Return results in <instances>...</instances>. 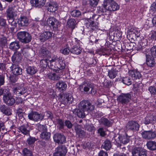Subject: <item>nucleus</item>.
<instances>
[{
	"label": "nucleus",
	"mask_w": 156,
	"mask_h": 156,
	"mask_svg": "<svg viewBox=\"0 0 156 156\" xmlns=\"http://www.w3.org/2000/svg\"><path fill=\"white\" fill-rule=\"evenodd\" d=\"M51 69L55 71H58L60 74H63V70L66 67V64L62 57L56 56L51 59L50 62Z\"/></svg>",
	"instance_id": "nucleus-1"
},
{
	"label": "nucleus",
	"mask_w": 156,
	"mask_h": 156,
	"mask_svg": "<svg viewBox=\"0 0 156 156\" xmlns=\"http://www.w3.org/2000/svg\"><path fill=\"white\" fill-rule=\"evenodd\" d=\"M103 9L102 12L107 11H114L119 9V6L114 0H105L102 4Z\"/></svg>",
	"instance_id": "nucleus-2"
},
{
	"label": "nucleus",
	"mask_w": 156,
	"mask_h": 156,
	"mask_svg": "<svg viewBox=\"0 0 156 156\" xmlns=\"http://www.w3.org/2000/svg\"><path fill=\"white\" fill-rule=\"evenodd\" d=\"M95 87V85L90 82L84 83L83 84L80 86L79 89L81 92H87L91 89L90 93L94 94L96 92Z\"/></svg>",
	"instance_id": "nucleus-3"
},
{
	"label": "nucleus",
	"mask_w": 156,
	"mask_h": 156,
	"mask_svg": "<svg viewBox=\"0 0 156 156\" xmlns=\"http://www.w3.org/2000/svg\"><path fill=\"white\" fill-rule=\"evenodd\" d=\"M17 37L18 39L22 43H27L30 42L32 39V37L28 32L23 31L17 33Z\"/></svg>",
	"instance_id": "nucleus-4"
},
{
	"label": "nucleus",
	"mask_w": 156,
	"mask_h": 156,
	"mask_svg": "<svg viewBox=\"0 0 156 156\" xmlns=\"http://www.w3.org/2000/svg\"><path fill=\"white\" fill-rule=\"evenodd\" d=\"M78 106L80 109L85 111L87 114L94 109V106L87 101H80Z\"/></svg>",
	"instance_id": "nucleus-5"
},
{
	"label": "nucleus",
	"mask_w": 156,
	"mask_h": 156,
	"mask_svg": "<svg viewBox=\"0 0 156 156\" xmlns=\"http://www.w3.org/2000/svg\"><path fill=\"white\" fill-rule=\"evenodd\" d=\"M129 137L125 133L123 135H118L114 137V139L112 140H115L114 143L115 144L119 145L120 143L123 144H124L127 143L129 141Z\"/></svg>",
	"instance_id": "nucleus-6"
},
{
	"label": "nucleus",
	"mask_w": 156,
	"mask_h": 156,
	"mask_svg": "<svg viewBox=\"0 0 156 156\" xmlns=\"http://www.w3.org/2000/svg\"><path fill=\"white\" fill-rule=\"evenodd\" d=\"M131 99V95L129 93L122 94L117 98L118 102L122 104H127L130 101Z\"/></svg>",
	"instance_id": "nucleus-7"
},
{
	"label": "nucleus",
	"mask_w": 156,
	"mask_h": 156,
	"mask_svg": "<svg viewBox=\"0 0 156 156\" xmlns=\"http://www.w3.org/2000/svg\"><path fill=\"white\" fill-rule=\"evenodd\" d=\"M54 156H65L67 152V149L64 145L58 146L56 149Z\"/></svg>",
	"instance_id": "nucleus-8"
},
{
	"label": "nucleus",
	"mask_w": 156,
	"mask_h": 156,
	"mask_svg": "<svg viewBox=\"0 0 156 156\" xmlns=\"http://www.w3.org/2000/svg\"><path fill=\"white\" fill-rule=\"evenodd\" d=\"M3 100L4 103L9 106H12L15 102V99L10 92L6 93L3 95Z\"/></svg>",
	"instance_id": "nucleus-9"
},
{
	"label": "nucleus",
	"mask_w": 156,
	"mask_h": 156,
	"mask_svg": "<svg viewBox=\"0 0 156 156\" xmlns=\"http://www.w3.org/2000/svg\"><path fill=\"white\" fill-rule=\"evenodd\" d=\"M13 93L16 95L20 96L24 94L27 91V89L22 84L15 87L13 88Z\"/></svg>",
	"instance_id": "nucleus-10"
},
{
	"label": "nucleus",
	"mask_w": 156,
	"mask_h": 156,
	"mask_svg": "<svg viewBox=\"0 0 156 156\" xmlns=\"http://www.w3.org/2000/svg\"><path fill=\"white\" fill-rule=\"evenodd\" d=\"M47 23L50 27H52L54 30L58 28L59 24L58 20L54 17H49L47 20Z\"/></svg>",
	"instance_id": "nucleus-11"
},
{
	"label": "nucleus",
	"mask_w": 156,
	"mask_h": 156,
	"mask_svg": "<svg viewBox=\"0 0 156 156\" xmlns=\"http://www.w3.org/2000/svg\"><path fill=\"white\" fill-rule=\"evenodd\" d=\"M141 135L144 138L147 140L153 139L156 136V133L151 130L144 131L142 132Z\"/></svg>",
	"instance_id": "nucleus-12"
},
{
	"label": "nucleus",
	"mask_w": 156,
	"mask_h": 156,
	"mask_svg": "<svg viewBox=\"0 0 156 156\" xmlns=\"http://www.w3.org/2000/svg\"><path fill=\"white\" fill-rule=\"evenodd\" d=\"M72 95L69 94H64L61 97L60 101L61 102L65 104L67 102L72 103L73 101Z\"/></svg>",
	"instance_id": "nucleus-13"
},
{
	"label": "nucleus",
	"mask_w": 156,
	"mask_h": 156,
	"mask_svg": "<svg viewBox=\"0 0 156 156\" xmlns=\"http://www.w3.org/2000/svg\"><path fill=\"white\" fill-rule=\"evenodd\" d=\"M127 129L133 131H138L139 128V125L138 123L134 121L128 122L126 126Z\"/></svg>",
	"instance_id": "nucleus-14"
},
{
	"label": "nucleus",
	"mask_w": 156,
	"mask_h": 156,
	"mask_svg": "<svg viewBox=\"0 0 156 156\" xmlns=\"http://www.w3.org/2000/svg\"><path fill=\"white\" fill-rule=\"evenodd\" d=\"M54 141L58 144H63L66 141V138L63 134L56 133L53 136Z\"/></svg>",
	"instance_id": "nucleus-15"
},
{
	"label": "nucleus",
	"mask_w": 156,
	"mask_h": 156,
	"mask_svg": "<svg viewBox=\"0 0 156 156\" xmlns=\"http://www.w3.org/2000/svg\"><path fill=\"white\" fill-rule=\"evenodd\" d=\"M7 16L9 19H13L17 16V12L15 8L9 7L6 10Z\"/></svg>",
	"instance_id": "nucleus-16"
},
{
	"label": "nucleus",
	"mask_w": 156,
	"mask_h": 156,
	"mask_svg": "<svg viewBox=\"0 0 156 156\" xmlns=\"http://www.w3.org/2000/svg\"><path fill=\"white\" fill-rule=\"evenodd\" d=\"M132 154L133 156H147L144 150L140 148H135L132 150Z\"/></svg>",
	"instance_id": "nucleus-17"
},
{
	"label": "nucleus",
	"mask_w": 156,
	"mask_h": 156,
	"mask_svg": "<svg viewBox=\"0 0 156 156\" xmlns=\"http://www.w3.org/2000/svg\"><path fill=\"white\" fill-rule=\"evenodd\" d=\"M79 41H76V40L75 44H77V45H74V46L70 49V52L74 54L79 55L80 54L82 51V48L80 47L79 43Z\"/></svg>",
	"instance_id": "nucleus-18"
},
{
	"label": "nucleus",
	"mask_w": 156,
	"mask_h": 156,
	"mask_svg": "<svg viewBox=\"0 0 156 156\" xmlns=\"http://www.w3.org/2000/svg\"><path fill=\"white\" fill-rule=\"evenodd\" d=\"M46 0H31L30 3L33 6L39 8L44 5Z\"/></svg>",
	"instance_id": "nucleus-19"
},
{
	"label": "nucleus",
	"mask_w": 156,
	"mask_h": 156,
	"mask_svg": "<svg viewBox=\"0 0 156 156\" xmlns=\"http://www.w3.org/2000/svg\"><path fill=\"white\" fill-rule=\"evenodd\" d=\"M12 59L13 63L15 64L19 63L22 59L21 53L18 51L15 52L12 57Z\"/></svg>",
	"instance_id": "nucleus-20"
},
{
	"label": "nucleus",
	"mask_w": 156,
	"mask_h": 156,
	"mask_svg": "<svg viewBox=\"0 0 156 156\" xmlns=\"http://www.w3.org/2000/svg\"><path fill=\"white\" fill-rule=\"evenodd\" d=\"M10 68L14 75H19L22 74V69L18 66L13 64Z\"/></svg>",
	"instance_id": "nucleus-21"
},
{
	"label": "nucleus",
	"mask_w": 156,
	"mask_h": 156,
	"mask_svg": "<svg viewBox=\"0 0 156 156\" xmlns=\"http://www.w3.org/2000/svg\"><path fill=\"white\" fill-rule=\"evenodd\" d=\"M52 36L51 32L49 31H45L40 35L39 38L41 42H44L51 37Z\"/></svg>",
	"instance_id": "nucleus-22"
},
{
	"label": "nucleus",
	"mask_w": 156,
	"mask_h": 156,
	"mask_svg": "<svg viewBox=\"0 0 156 156\" xmlns=\"http://www.w3.org/2000/svg\"><path fill=\"white\" fill-rule=\"evenodd\" d=\"M156 122V117L154 115H148L145 118L144 123L145 124H154Z\"/></svg>",
	"instance_id": "nucleus-23"
},
{
	"label": "nucleus",
	"mask_w": 156,
	"mask_h": 156,
	"mask_svg": "<svg viewBox=\"0 0 156 156\" xmlns=\"http://www.w3.org/2000/svg\"><path fill=\"white\" fill-rule=\"evenodd\" d=\"M146 62L147 65L150 67L154 66L155 64V61L154 57H152L150 55L146 54Z\"/></svg>",
	"instance_id": "nucleus-24"
},
{
	"label": "nucleus",
	"mask_w": 156,
	"mask_h": 156,
	"mask_svg": "<svg viewBox=\"0 0 156 156\" xmlns=\"http://www.w3.org/2000/svg\"><path fill=\"white\" fill-rule=\"evenodd\" d=\"M129 73V76L134 80L140 79L141 77L140 73L136 70H130Z\"/></svg>",
	"instance_id": "nucleus-25"
},
{
	"label": "nucleus",
	"mask_w": 156,
	"mask_h": 156,
	"mask_svg": "<svg viewBox=\"0 0 156 156\" xmlns=\"http://www.w3.org/2000/svg\"><path fill=\"white\" fill-rule=\"evenodd\" d=\"M0 111L3 114L7 115H9L12 114L11 110L5 105H0Z\"/></svg>",
	"instance_id": "nucleus-26"
},
{
	"label": "nucleus",
	"mask_w": 156,
	"mask_h": 156,
	"mask_svg": "<svg viewBox=\"0 0 156 156\" xmlns=\"http://www.w3.org/2000/svg\"><path fill=\"white\" fill-rule=\"evenodd\" d=\"M29 24L28 19L25 16H22L20 18L18 22V25L19 26H26Z\"/></svg>",
	"instance_id": "nucleus-27"
},
{
	"label": "nucleus",
	"mask_w": 156,
	"mask_h": 156,
	"mask_svg": "<svg viewBox=\"0 0 156 156\" xmlns=\"http://www.w3.org/2000/svg\"><path fill=\"white\" fill-rule=\"evenodd\" d=\"M73 113L74 114L77 115L80 118H83L85 117L86 113L84 111L81 109H75L72 111Z\"/></svg>",
	"instance_id": "nucleus-28"
},
{
	"label": "nucleus",
	"mask_w": 156,
	"mask_h": 156,
	"mask_svg": "<svg viewBox=\"0 0 156 156\" xmlns=\"http://www.w3.org/2000/svg\"><path fill=\"white\" fill-rule=\"evenodd\" d=\"M51 61V60H49L47 59H42L40 61V65L41 67L44 68H46L48 66L51 69V66H50V62Z\"/></svg>",
	"instance_id": "nucleus-29"
},
{
	"label": "nucleus",
	"mask_w": 156,
	"mask_h": 156,
	"mask_svg": "<svg viewBox=\"0 0 156 156\" xmlns=\"http://www.w3.org/2000/svg\"><path fill=\"white\" fill-rule=\"evenodd\" d=\"M58 5L55 3H51L49 4L48 8V11L51 12H55L58 9Z\"/></svg>",
	"instance_id": "nucleus-30"
},
{
	"label": "nucleus",
	"mask_w": 156,
	"mask_h": 156,
	"mask_svg": "<svg viewBox=\"0 0 156 156\" xmlns=\"http://www.w3.org/2000/svg\"><path fill=\"white\" fill-rule=\"evenodd\" d=\"M56 87L58 88L60 90H63L66 89L67 86V84L62 81H59L56 84Z\"/></svg>",
	"instance_id": "nucleus-31"
},
{
	"label": "nucleus",
	"mask_w": 156,
	"mask_h": 156,
	"mask_svg": "<svg viewBox=\"0 0 156 156\" xmlns=\"http://www.w3.org/2000/svg\"><path fill=\"white\" fill-rule=\"evenodd\" d=\"M20 48L19 43L18 42H13L9 45V48L13 51H16Z\"/></svg>",
	"instance_id": "nucleus-32"
},
{
	"label": "nucleus",
	"mask_w": 156,
	"mask_h": 156,
	"mask_svg": "<svg viewBox=\"0 0 156 156\" xmlns=\"http://www.w3.org/2000/svg\"><path fill=\"white\" fill-rule=\"evenodd\" d=\"M26 71L28 74L30 75H32L35 74L37 72L36 68L34 66H28L26 69Z\"/></svg>",
	"instance_id": "nucleus-33"
},
{
	"label": "nucleus",
	"mask_w": 156,
	"mask_h": 156,
	"mask_svg": "<svg viewBox=\"0 0 156 156\" xmlns=\"http://www.w3.org/2000/svg\"><path fill=\"white\" fill-rule=\"evenodd\" d=\"M76 21L73 19H70L68 20L67 23V26L72 29L74 28L76 26Z\"/></svg>",
	"instance_id": "nucleus-34"
},
{
	"label": "nucleus",
	"mask_w": 156,
	"mask_h": 156,
	"mask_svg": "<svg viewBox=\"0 0 156 156\" xmlns=\"http://www.w3.org/2000/svg\"><path fill=\"white\" fill-rule=\"evenodd\" d=\"M147 148L151 150H156V142L153 141H149L147 144Z\"/></svg>",
	"instance_id": "nucleus-35"
},
{
	"label": "nucleus",
	"mask_w": 156,
	"mask_h": 156,
	"mask_svg": "<svg viewBox=\"0 0 156 156\" xmlns=\"http://www.w3.org/2000/svg\"><path fill=\"white\" fill-rule=\"evenodd\" d=\"M99 123L101 125L108 127L110 126L111 125L110 122L107 119L104 118H101L100 120Z\"/></svg>",
	"instance_id": "nucleus-36"
},
{
	"label": "nucleus",
	"mask_w": 156,
	"mask_h": 156,
	"mask_svg": "<svg viewBox=\"0 0 156 156\" xmlns=\"http://www.w3.org/2000/svg\"><path fill=\"white\" fill-rule=\"evenodd\" d=\"M36 140H37L34 137L30 136L27 139V142L29 147H31L32 148H33L34 143Z\"/></svg>",
	"instance_id": "nucleus-37"
},
{
	"label": "nucleus",
	"mask_w": 156,
	"mask_h": 156,
	"mask_svg": "<svg viewBox=\"0 0 156 156\" xmlns=\"http://www.w3.org/2000/svg\"><path fill=\"white\" fill-rule=\"evenodd\" d=\"M40 52L41 55L44 57H47L50 56V53L49 51L44 47H42L41 49Z\"/></svg>",
	"instance_id": "nucleus-38"
},
{
	"label": "nucleus",
	"mask_w": 156,
	"mask_h": 156,
	"mask_svg": "<svg viewBox=\"0 0 156 156\" xmlns=\"http://www.w3.org/2000/svg\"><path fill=\"white\" fill-rule=\"evenodd\" d=\"M20 132L25 135H29V131L27 129V126H22L18 128Z\"/></svg>",
	"instance_id": "nucleus-39"
},
{
	"label": "nucleus",
	"mask_w": 156,
	"mask_h": 156,
	"mask_svg": "<svg viewBox=\"0 0 156 156\" xmlns=\"http://www.w3.org/2000/svg\"><path fill=\"white\" fill-rule=\"evenodd\" d=\"M43 119V114L42 113H39L38 112L36 111L34 121L37 122L39 121L42 120Z\"/></svg>",
	"instance_id": "nucleus-40"
},
{
	"label": "nucleus",
	"mask_w": 156,
	"mask_h": 156,
	"mask_svg": "<svg viewBox=\"0 0 156 156\" xmlns=\"http://www.w3.org/2000/svg\"><path fill=\"white\" fill-rule=\"evenodd\" d=\"M117 72L116 69H112L108 71V75L111 79H113L116 77Z\"/></svg>",
	"instance_id": "nucleus-41"
},
{
	"label": "nucleus",
	"mask_w": 156,
	"mask_h": 156,
	"mask_svg": "<svg viewBox=\"0 0 156 156\" xmlns=\"http://www.w3.org/2000/svg\"><path fill=\"white\" fill-rule=\"evenodd\" d=\"M75 130L76 134L78 135L79 136L81 137L84 136L85 135V133L84 131L81 130V129L79 128L78 125L75 126Z\"/></svg>",
	"instance_id": "nucleus-42"
},
{
	"label": "nucleus",
	"mask_w": 156,
	"mask_h": 156,
	"mask_svg": "<svg viewBox=\"0 0 156 156\" xmlns=\"http://www.w3.org/2000/svg\"><path fill=\"white\" fill-rule=\"evenodd\" d=\"M41 137L44 140H48L50 137V133L47 132V131L42 132L40 134Z\"/></svg>",
	"instance_id": "nucleus-43"
},
{
	"label": "nucleus",
	"mask_w": 156,
	"mask_h": 156,
	"mask_svg": "<svg viewBox=\"0 0 156 156\" xmlns=\"http://www.w3.org/2000/svg\"><path fill=\"white\" fill-rule=\"evenodd\" d=\"M103 148L106 150L110 149L111 147V144L110 142L108 140H105L104 143V145L103 146Z\"/></svg>",
	"instance_id": "nucleus-44"
},
{
	"label": "nucleus",
	"mask_w": 156,
	"mask_h": 156,
	"mask_svg": "<svg viewBox=\"0 0 156 156\" xmlns=\"http://www.w3.org/2000/svg\"><path fill=\"white\" fill-rule=\"evenodd\" d=\"M52 117V113L49 111H46L44 114H43V119L45 117V119H47L49 118L51 119Z\"/></svg>",
	"instance_id": "nucleus-45"
},
{
	"label": "nucleus",
	"mask_w": 156,
	"mask_h": 156,
	"mask_svg": "<svg viewBox=\"0 0 156 156\" xmlns=\"http://www.w3.org/2000/svg\"><path fill=\"white\" fill-rule=\"evenodd\" d=\"M71 16L74 17H78L80 16L81 13L80 12L77 10H74L70 12Z\"/></svg>",
	"instance_id": "nucleus-46"
},
{
	"label": "nucleus",
	"mask_w": 156,
	"mask_h": 156,
	"mask_svg": "<svg viewBox=\"0 0 156 156\" xmlns=\"http://www.w3.org/2000/svg\"><path fill=\"white\" fill-rule=\"evenodd\" d=\"M122 81L123 83L127 85H129L131 84V81L129 77L123 78Z\"/></svg>",
	"instance_id": "nucleus-47"
},
{
	"label": "nucleus",
	"mask_w": 156,
	"mask_h": 156,
	"mask_svg": "<svg viewBox=\"0 0 156 156\" xmlns=\"http://www.w3.org/2000/svg\"><path fill=\"white\" fill-rule=\"evenodd\" d=\"M23 156H32V152L27 148L23 149Z\"/></svg>",
	"instance_id": "nucleus-48"
},
{
	"label": "nucleus",
	"mask_w": 156,
	"mask_h": 156,
	"mask_svg": "<svg viewBox=\"0 0 156 156\" xmlns=\"http://www.w3.org/2000/svg\"><path fill=\"white\" fill-rule=\"evenodd\" d=\"M36 112L35 111H32L28 114V116L30 120L34 121Z\"/></svg>",
	"instance_id": "nucleus-49"
},
{
	"label": "nucleus",
	"mask_w": 156,
	"mask_h": 156,
	"mask_svg": "<svg viewBox=\"0 0 156 156\" xmlns=\"http://www.w3.org/2000/svg\"><path fill=\"white\" fill-rule=\"evenodd\" d=\"M39 130L42 132H44L47 130V127L46 126L44 125H39L38 126Z\"/></svg>",
	"instance_id": "nucleus-50"
},
{
	"label": "nucleus",
	"mask_w": 156,
	"mask_h": 156,
	"mask_svg": "<svg viewBox=\"0 0 156 156\" xmlns=\"http://www.w3.org/2000/svg\"><path fill=\"white\" fill-rule=\"evenodd\" d=\"M151 56L156 58V46H154L151 48Z\"/></svg>",
	"instance_id": "nucleus-51"
},
{
	"label": "nucleus",
	"mask_w": 156,
	"mask_h": 156,
	"mask_svg": "<svg viewBox=\"0 0 156 156\" xmlns=\"http://www.w3.org/2000/svg\"><path fill=\"white\" fill-rule=\"evenodd\" d=\"M58 127L60 129H63L64 126V122L61 119H58L57 121Z\"/></svg>",
	"instance_id": "nucleus-52"
},
{
	"label": "nucleus",
	"mask_w": 156,
	"mask_h": 156,
	"mask_svg": "<svg viewBox=\"0 0 156 156\" xmlns=\"http://www.w3.org/2000/svg\"><path fill=\"white\" fill-rule=\"evenodd\" d=\"M95 16H93L92 18L87 19V20L89 23V26L90 27H93L94 26L95 24L93 20Z\"/></svg>",
	"instance_id": "nucleus-53"
},
{
	"label": "nucleus",
	"mask_w": 156,
	"mask_h": 156,
	"mask_svg": "<svg viewBox=\"0 0 156 156\" xmlns=\"http://www.w3.org/2000/svg\"><path fill=\"white\" fill-rule=\"evenodd\" d=\"M98 133L102 137L105 136L106 135L104 129L102 128H100L98 130Z\"/></svg>",
	"instance_id": "nucleus-54"
},
{
	"label": "nucleus",
	"mask_w": 156,
	"mask_h": 156,
	"mask_svg": "<svg viewBox=\"0 0 156 156\" xmlns=\"http://www.w3.org/2000/svg\"><path fill=\"white\" fill-rule=\"evenodd\" d=\"M148 90L152 94L154 95L156 94V88L154 87L151 86L149 87Z\"/></svg>",
	"instance_id": "nucleus-55"
},
{
	"label": "nucleus",
	"mask_w": 156,
	"mask_h": 156,
	"mask_svg": "<svg viewBox=\"0 0 156 156\" xmlns=\"http://www.w3.org/2000/svg\"><path fill=\"white\" fill-rule=\"evenodd\" d=\"M56 73H54V80H58L60 78V75L62 74H60L58 71H56Z\"/></svg>",
	"instance_id": "nucleus-56"
},
{
	"label": "nucleus",
	"mask_w": 156,
	"mask_h": 156,
	"mask_svg": "<svg viewBox=\"0 0 156 156\" xmlns=\"http://www.w3.org/2000/svg\"><path fill=\"white\" fill-rule=\"evenodd\" d=\"M34 21L35 22L34 23V26H35V25L36 23L37 22H38L37 23V24H40L41 25H43L44 24L43 22L42 21H41V19L39 18H35Z\"/></svg>",
	"instance_id": "nucleus-57"
},
{
	"label": "nucleus",
	"mask_w": 156,
	"mask_h": 156,
	"mask_svg": "<svg viewBox=\"0 0 156 156\" xmlns=\"http://www.w3.org/2000/svg\"><path fill=\"white\" fill-rule=\"evenodd\" d=\"M61 51L64 55H67L70 52V50L68 48H66L61 50Z\"/></svg>",
	"instance_id": "nucleus-58"
},
{
	"label": "nucleus",
	"mask_w": 156,
	"mask_h": 156,
	"mask_svg": "<svg viewBox=\"0 0 156 156\" xmlns=\"http://www.w3.org/2000/svg\"><path fill=\"white\" fill-rule=\"evenodd\" d=\"M99 0H90V4L91 6L94 7L97 5Z\"/></svg>",
	"instance_id": "nucleus-59"
},
{
	"label": "nucleus",
	"mask_w": 156,
	"mask_h": 156,
	"mask_svg": "<svg viewBox=\"0 0 156 156\" xmlns=\"http://www.w3.org/2000/svg\"><path fill=\"white\" fill-rule=\"evenodd\" d=\"M150 37L151 39L153 40H156V31H152L150 34Z\"/></svg>",
	"instance_id": "nucleus-60"
},
{
	"label": "nucleus",
	"mask_w": 156,
	"mask_h": 156,
	"mask_svg": "<svg viewBox=\"0 0 156 156\" xmlns=\"http://www.w3.org/2000/svg\"><path fill=\"white\" fill-rule=\"evenodd\" d=\"M24 112V110L22 109L19 108L17 110V114L20 117L22 116Z\"/></svg>",
	"instance_id": "nucleus-61"
},
{
	"label": "nucleus",
	"mask_w": 156,
	"mask_h": 156,
	"mask_svg": "<svg viewBox=\"0 0 156 156\" xmlns=\"http://www.w3.org/2000/svg\"><path fill=\"white\" fill-rule=\"evenodd\" d=\"M65 126L69 129L71 128L73 126L71 122L69 120H66L65 122Z\"/></svg>",
	"instance_id": "nucleus-62"
},
{
	"label": "nucleus",
	"mask_w": 156,
	"mask_h": 156,
	"mask_svg": "<svg viewBox=\"0 0 156 156\" xmlns=\"http://www.w3.org/2000/svg\"><path fill=\"white\" fill-rule=\"evenodd\" d=\"M6 24V20L0 17V26L3 27Z\"/></svg>",
	"instance_id": "nucleus-63"
},
{
	"label": "nucleus",
	"mask_w": 156,
	"mask_h": 156,
	"mask_svg": "<svg viewBox=\"0 0 156 156\" xmlns=\"http://www.w3.org/2000/svg\"><path fill=\"white\" fill-rule=\"evenodd\" d=\"M98 156H108V154L106 152L102 150L99 152Z\"/></svg>",
	"instance_id": "nucleus-64"
}]
</instances>
